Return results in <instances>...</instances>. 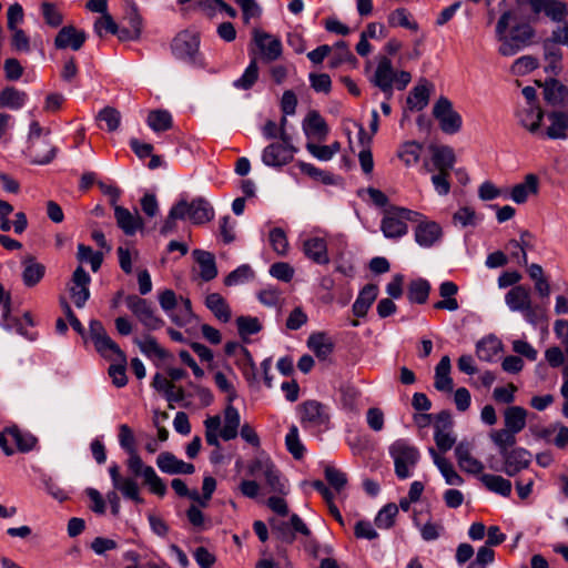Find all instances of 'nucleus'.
Segmentation results:
<instances>
[{"label": "nucleus", "mask_w": 568, "mask_h": 568, "mask_svg": "<svg viewBox=\"0 0 568 568\" xmlns=\"http://www.w3.org/2000/svg\"><path fill=\"white\" fill-rule=\"evenodd\" d=\"M213 217V209L203 199L193 200L191 203L180 201L169 212V215L161 229L163 234L171 233L178 220H189L195 224H202Z\"/></svg>", "instance_id": "nucleus-1"}, {"label": "nucleus", "mask_w": 568, "mask_h": 568, "mask_svg": "<svg viewBox=\"0 0 568 568\" xmlns=\"http://www.w3.org/2000/svg\"><path fill=\"white\" fill-rule=\"evenodd\" d=\"M241 417L239 410L231 404L224 409V424L221 427L219 415L209 416L204 420L205 440L209 445L220 447L219 437L224 440L234 439L239 434Z\"/></svg>", "instance_id": "nucleus-2"}, {"label": "nucleus", "mask_w": 568, "mask_h": 568, "mask_svg": "<svg viewBox=\"0 0 568 568\" xmlns=\"http://www.w3.org/2000/svg\"><path fill=\"white\" fill-rule=\"evenodd\" d=\"M388 454L394 463V471L398 479L404 480L413 476L414 469L420 460L419 449L409 440L399 438L388 447Z\"/></svg>", "instance_id": "nucleus-3"}, {"label": "nucleus", "mask_w": 568, "mask_h": 568, "mask_svg": "<svg viewBox=\"0 0 568 568\" xmlns=\"http://www.w3.org/2000/svg\"><path fill=\"white\" fill-rule=\"evenodd\" d=\"M28 155L36 164L50 163L57 153V148L52 144L50 132L43 131L39 122L33 121L29 131Z\"/></svg>", "instance_id": "nucleus-4"}, {"label": "nucleus", "mask_w": 568, "mask_h": 568, "mask_svg": "<svg viewBox=\"0 0 568 568\" xmlns=\"http://www.w3.org/2000/svg\"><path fill=\"white\" fill-rule=\"evenodd\" d=\"M422 214L405 207H394L387 211L382 219L381 230L387 239H398L404 236L407 231L406 221H417Z\"/></svg>", "instance_id": "nucleus-5"}, {"label": "nucleus", "mask_w": 568, "mask_h": 568, "mask_svg": "<svg viewBox=\"0 0 568 568\" xmlns=\"http://www.w3.org/2000/svg\"><path fill=\"white\" fill-rule=\"evenodd\" d=\"M126 466L134 476H140L143 479V484L149 487V490L159 496L163 497L166 494V485L155 473L154 468L149 465H144L142 458L138 454V450L128 453Z\"/></svg>", "instance_id": "nucleus-6"}, {"label": "nucleus", "mask_w": 568, "mask_h": 568, "mask_svg": "<svg viewBox=\"0 0 568 568\" xmlns=\"http://www.w3.org/2000/svg\"><path fill=\"white\" fill-rule=\"evenodd\" d=\"M506 305L513 312H520L524 318L536 324L539 318V310L532 305L531 293L527 286L516 285L505 296Z\"/></svg>", "instance_id": "nucleus-7"}, {"label": "nucleus", "mask_w": 568, "mask_h": 568, "mask_svg": "<svg viewBox=\"0 0 568 568\" xmlns=\"http://www.w3.org/2000/svg\"><path fill=\"white\" fill-rule=\"evenodd\" d=\"M172 53L176 59L192 63L202 64L200 54V37L196 32L185 30L180 32L172 41Z\"/></svg>", "instance_id": "nucleus-8"}, {"label": "nucleus", "mask_w": 568, "mask_h": 568, "mask_svg": "<svg viewBox=\"0 0 568 568\" xmlns=\"http://www.w3.org/2000/svg\"><path fill=\"white\" fill-rule=\"evenodd\" d=\"M125 304L148 331H156L164 326V321L156 314L152 303L148 300L129 295L125 298Z\"/></svg>", "instance_id": "nucleus-9"}, {"label": "nucleus", "mask_w": 568, "mask_h": 568, "mask_svg": "<svg viewBox=\"0 0 568 568\" xmlns=\"http://www.w3.org/2000/svg\"><path fill=\"white\" fill-rule=\"evenodd\" d=\"M297 150L291 144L286 131L281 132V142L268 144L262 152V162L271 168H281L290 163Z\"/></svg>", "instance_id": "nucleus-10"}, {"label": "nucleus", "mask_w": 568, "mask_h": 568, "mask_svg": "<svg viewBox=\"0 0 568 568\" xmlns=\"http://www.w3.org/2000/svg\"><path fill=\"white\" fill-rule=\"evenodd\" d=\"M142 19L134 6H130L122 20L116 23L109 17V33L115 34L121 41H131L140 37Z\"/></svg>", "instance_id": "nucleus-11"}, {"label": "nucleus", "mask_w": 568, "mask_h": 568, "mask_svg": "<svg viewBox=\"0 0 568 568\" xmlns=\"http://www.w3.org/2000/svg\"><path fill=\"white\" fill-rule=\"evenodd\" d=\"M301 424L305 429L321 432L327 428L329 416L317 400H307L298 406Z\"/></svg>", "instance_id": "nucleus-12"}, {"label": "nucleus", "mask_w": 568, "mask_h": 568, "mask_svg": "<svg viewBox=\"0 0 568 568\" xmlns=\"http://www.w3.org/2000/svg\"><path fill=\"white\" fill-rule=\"evenodd\" d=\"M433 115L438 121L440 130L447 134H455L462 129V116L446 97H440L435 102Z\"/></svg>", "instance_id": "nucleus-13"}, {"label": "nucleus", "mask_w": 568, "mask_h": 568, "mask_svg": "<svg viewBox=\"0 0 568 568\" xmlns=\"http://www.w3.org/2000/svg\"><path fill=\"white\" fill-rule=\"evenodd\" d=\"M302 251L308 260L318 265L329 263L327 235L324 232L306 234L302 240Z\"/></svg>", "instance_id": "nucleus-14"}, {"label": "nucleus", "mask_w": 568, "mask_h": 568, "mask_svg": "<svg viewBox=\"0 0 568 568\" xmlns=\"http://www.w3.org/2000/svg\"><path fill=\"white\" fill-rule=\"evenodd\" d=\"M36 444V438L30 434H23L17 427L6 428L0 432V447L7 456L12 455L16 449L28 452Z\"/></svg>", "instance_id": "nucleus-15"}, {"label": "nucleus", "mask_w": 568, "mask_h": 568, "mask_svg": "<svg viewBox=\"0 0 568 568\" xmlns=\"http://www.w3.org/2000/svg\"><path fill=\"white\" fill-rule=\"evenodd\" d=\"M416 222L418 224L414 230V237L419 246L429 248L442 241L443 229L439 223L426 219L423 214Z\"/></svg>", "instance_id": "nucleus-16"}, {"label": "nucleus", "mask_w": 568, "mask_h": 568, "mask_svg": "<svg viewBox=\"0 0 568 568\" xmlns=\"http://www.w3.org/2000/svg\"><path fill=\"white\" fill-rule=\"evenodd\" d=\"M430 152V160L423 164L425 172H450L453 170L456 158L452 148L447 145L434 146Z\"/></svg>", "instance_id": "nucleus-17"}, {"label": "nucleus", "mask_w": 568, "mask_h": 568, "mask_svg": "<svg viewBox=\"0 0 568 568\" xmlns=\"http://www.w3.org/2000/svg\"><path fill=\"white\" fill-rule=\"evenodd\" d=\"M500 456L503 458L501 470L510 477L528 468L532 458L531 453L523 447H513Z\"/></svg>", "instance_id": "nucleus-18"}, {"label": "nucleus", "mask_w": 568, "mask_h": 568, "mask_svg": "<svg viewBox=\"0 0 568 568\" xmlns=\"http://www.w3.org/2000/svg\"><path fill=\"white\" fill-rule=\"evenodd\" d=\"M109 359L112 364L109 366V377L112 378V384L116 387H123L128 383L126 376V356L121 351L119 345L109 338Z\"/></svg>", "instance_id": "nucleus-19"}, {"label": "nucleus", "mask_w": 568, "mask_h": 568, "mask_svg": "<svg viewBox=\"0 0 568 568\" xmlns=\"http://www.w3.org/2000/svg\"><path fill=\"white\" fill-rule=\"evenodd\" d=\"M250 473L252 475L256 473H262L266 480V484L268 485L272 491L280 494L286 493V484L283 480L280 471L276 469V467L270 459H256L250 466Z\"/></svg>", "instance_id": "nucleus-20"}, {"label": "nucleus", "mask_w": 568, "mask_h": 568, "mask_svg": "<svg viewBox=\"0 0 568 568\" xmlns=\"http://www.w3.org/2000/svg\"><path fill=\"white\" fill-rule=\"evenodd\" d=\"M394 80L395 70L393 69L390 59L387 57L378 58L377 67L371 78V82L379 88L387 95V99H389L393 93Z\"/></svg>", "instance_id": "nucleus-21"}, {"label": "nucleus", "mask_w": 568, "mask_h": 568, "mask_svg": "<svg viewBox=\"0 0 568 568\" xmlns=\"http://www.w3.org/2000/svg\"><path fill=\"white\" fill-rule=\"evenodd\" d=\"M253 39L264 61L272 62L281 57L282 42L277 37L262 30H254Z\"/></svg>", "instance_id": "nucleus-22"}, {"label": "nucleus", "mask_w": 568, "mask_h": 568, "mask_svg": "<svg viewBox=\"0 0 568 568\" xmlns=\"http://www.w3.org/2000/svg\"><path fill=\"white\" fill-rule=\"evenodd\" d=\"M89 284V274L82 266H78L73 272L69 291L73 303L79 308L83 307L90 297Z\"/></svg>", "instance_id": "nucleus-23"}, {"label": "nucleus", "mask_w": 568, "mask_h": 568, "mask_svg": "<svg viewBox=\"0 0 568 568\" xmlns=\"http://www.w3.org/2000/svg\"><path fill=\"white\" fill-rule=\"evenodd\" d=\"M455 456L463 471L480 476L484 474V464L473 456V446L470 443L460 442L455 448Z\"/></svg>", "instance_id": "nucleus-24"}, {"label": "nucleus", "mask_w": 568, "mask_h": 568, "mask_svg": "<svg viewBox=\"0 0 568 568\" xmlns=\"http://www.w3.org/2000/svg\"><path fill=\"white\" fill-rule=\"evenodd\" d=\"M114 219L119 229L128 236H133L143 229V221L139 213H132L123 206L114 207Z\"/></svg>", "instance_id": "nucleus-25"}, {"label": "nucleus", "mask_w": 568, "mask_h": 568, "mask_svg": "<svg viewBox=\"0 0 568 568\" xmlns=\"http://www.w3.org/2000/svg\"><path fill=\"white\" fill-rule=\"evenodd\" d=\"M156 465L161 471L165 474H193L195 468L191 463H185L179 459L175 455L170 452L161 453L156 458Z\"/></svg>", "instance_id": "nucleus-26"}, {"label": "nucleus", "mask_w": 568, "mask_h": 568, "mask_svg": "<svg viewBox=\"0 0 568 568\" xmlns=\"http://www.w3.org/2000/svg\"><path fill=\"white\" fill-rule=\"evenodd\" d=\"M82 339L87 346L92 344L102 357H106V332L102 322L91 320L89 331L85 332Z\"/></svg>", "instance_id": "nucleus-27"}, {"label": "nucleus", "mask_w": 568, "mask_h": 568, "mask_svg": "<svg viewBox=\"0 0 568 568\" xmlns=\"http://www.w3.org/2000/svg\"><path fill=\"white\" fill-rule=\"evenodd\" d=\"M87 39L84 31H78L72 26L63 27L54 39V45L58 49L71 48L72 50H79Z\"/></svg>", "instance_id": "nucleus-28"}, {"label": "nucleus", "mask_w": 568, "mask_h": 568, "mask_svg": "<svg viewBox=\"0 0 568 568\" xmlns=\"http://www.w3.org/2000/svg\"><path fill=\"white\" fill-rule=\"evenodd\" d=\"M303 131L308 139L322 141L328 134V126L318 112L311 111L303 121Z\"/></svg>", "instance_id": "nucleus-29"}, {"label": "nucleus", "mask_w": 568, "mask_h": 568, "mask_svg": "<svg viewBox=\"0 0 568 568\" xmlns=\"http://www.w3.org/2000/svg\"><path fill=\"white\" fill-rule=\"evenodd\" d=\"M532 30L528 26L524 27H516L513 30L511 38H507V36L504 39H498L501 44L499 47V52L503 55H514L518 52L519 45L515 43L516 41L526 42L532 37Z\"/></svg>", "instance_id": "nucleus-30"}, {"label": "nucleus", "mask_w": 568, "mask_h": 568, "mask_svg": "<svg viewBox=\"0 0 568 568\" xmlns=\"http://www.w3.org/2000/svg\"><path fill=\"white\" fill-rule=\"evenodd\" d=\"M433 84L427 80H420L407 97V108L412 111H420L428 104Z\"/></svg>", "instance_id": "nucleus-31"}, {"label": "nucleus", "mask_w": 568, "mask_h": 568, "mask_svg": "<svg viewBox=\"0 0 568 568\" xmlns=\"http://www.w3.org/2000/svg\"><path fill=\"white\" fill-rule=\"evenodd\" d=\"M197 266L199 275L205 281H212L217 275L215 257L212 253L203 250H194L192 253Z\"/></svg>", "instance_id": "nucleus-32"}, {"label": "nucleus", "mask_w": 568, "mask_h": 568, "mask_svg": "<svg viewBox=\"0 0 568 568\" xmlns=\"http://www.w3.org/2000/svg\"><path fill=\"white\" fill-rule=\"evenodd\" d=\"M538 186V178L535 174H527L521 183L513 186L510 199L517 204H523L530 195L537 194Z\"/></svg>", "instance_id": "nucleus-33"}, {"label": "nucleus", "mask_w": 568, "mask_h": 568, "mask_svg": "<svg viewBox=\"0 0 568 568\" xmlns=\"http://www.w3.org/2000/svg\"><path fill=\"white\" fill-rule=\"evenodd\" d=\"M307 346L317 358L324 361L332 354L334 342L326 333L317 332L310 335Z\"/></svg>", "instance_id": "nucleus-34"}, {"label": "nucleus", "mask_w": 568, "mask_h": 568, "mask_svg": "<svg viewBox=\"0 0 568 568\" xmlns=\"http://www.w3.org/2000/svg\"><path fill=\"white\" fill-rule=\"evenodd\" d=\"M378 294V287L375 284H367L359 292L357 298L355 300L352 311L355 316L364 317L374 301L376 300Z\"/></svg>", "instance_id": "nucleus-35"}, {"label": "nucleus", "mask_w": 568, "mask_h": 568, "mask_svg": "<svg viewBox=\"0 0 568 568\" xmlns=\"http://www.w3.org/2000/svg\"><path fill=\"white\" fill-rule=\"evenodd\" d=\"M528 412L521 406H509L504 410L505 428L518 434L527 424Z\"/></svg>", "instance_id": "nucleus-36"}, {"label": "nucleus", "mask_w": 568, "mask_h": 568, "mask_svg": "<svg viewBox=\"0 0 568 568\" xmlns=\"http://www.w3.org/2000/svg\"><path fill=\"white\" fill-rule=\"evenodd\" d=\"M23 272L22 281L26 286H36L45 274V266L34 260L32 256H28L23 260Z\"/></svg>", "instance_id": "nucleus-37"}, {"label": "nucleus", "mask_w": 568, "mask_h": 568, "mask_svg": "<svg viewBox=\"0 0 568 568\" xmlns=\"http://www.w3.org/2000/svg\"><path fill=\"white\" fill-rule=\"evenodd\" d=\"M457 292L458 286L454 282H443L439 286V295L443 297V300L436 302L434 307L436 310H447L450 312L457 311L459 308L458 301L455 297Z\"/></svg>", "instance_id": "nucleus-38"}, {"label": "nucleus", "mask_w": 568, "mask_h": 568, "mask_svg": "<svg viewBox=\"0 0 568 568\" xmlns=\"http://www.w3.org/2000/svg\"><path fill=\"white\" fill-rule=\"evenodd\" d=\"M450 359L448 356H443L435 368L434 386L439 392L453 390V378L450 377Z\"/></svg>", "instance_id": "nucleus-39"}, {"label": "nucleus", "mask_w": 568, "mask_h": 568, "mask_svg": "<svg viewBox=\"0 0 568 568\" xmlns=\"http://www.w3.org/2000/svg\"><path fill=\"white\" fill-rule=\"evenodd\" d=\"M542 116L544 112L538 105H527L518 111L520 124L531 133L538 131Z\"/></svg>", "instance_id": "nucleus-40"}, {"label": "nucleus", "mask_w": 568, "mask_h": 568, "mask_svg": "<svg viewBox=\"0 0 568 568\" xmlns=\"http://www.w3.org/2000/svg\"><path fill=\"white\" fill-rule=\"evenodd\" d=\"M479 480L489 491L498 494L503 497H509L511 494V481L499 475L481 474Z\"/></svg>", "instance_id": "nucleus-41"}, {"label": "nucleus", "mask_w": 568, "mask_h": 568, "mask_svg": "<svg viewBox=\"0 0 568 568\" xmlns=\"http://www.w3.org/2000/svg\"><path fill=\"white\" fill-rule=\"evenodd\" d=\"M205 305L219 321L227 323L231 320V308L221 294H209L205 297Z\"/></svg>", "instance_id": "nucleus-42"}, {"label": "nucleus", "mask_w": 568, "mask_h": 568, "mask_svg": "<svg viewBox=\"0 0 568 568\" xmlns=\"http://www.w3.org/2000/svg\"><path fill=\"white\" fill-rule=\"evenodd\" d=\"M423 152V144L416 141H406L397 150L398 159L405 166L409 168L417 164Z\"/></svg>", "instance_id": "nucleus-43"}, {"label": "nucleus", "mask_w": 568, "mask_h": 568, "mask_svg": "<svg viewBox=\"0 0 568 568\" xmlns=\"http://www.w3.org/2000/svg\"><path fill=\"white\" fill-rule=\"evenodd\" d=\"M27 98L28 95L24 91H20L14 87H7L0 91V108L19 110L24 105Z\"/></svg>", "instance_id": "nucleus-44"}, {"label": "nucleus", "mask_w": 568, "mask_h": 568, "mask_svg": "<svg viewBox=\"0 0 568 568\" xmlns=\"http://www.w3.org/2000/svg\"><path fill=\"white\" fill-rule=\"evenodd\" d=\"M550 125L546 134L549 139H566L568 130V115L564 112H552L548 115Z\"/></svg>", "instance_id": "nucleus-45"}, {"label": "nucleus", "mask_w": 568, "mask_h": 568, "mask_svg": "<svg viewBox=\"0 0 568 568\" xmlns=\"http://www.w3.org/2000/svg\"><path fill=\"white\" fill-rule=\"evenodd\" d=\"M419 515L420 513L414 510L412 519L414 525L419 529L422 538L425 541H433L438 539L444 532L443 524L427 520L424 525H422L419 520Z\"/></svg>", "instance_id": "nucleus-46"}, {"label": "nucleus", "mask_w": 568, "mask_h": 568, "mask_svg": "<svg viewBox=\"0 0 568 568\" xmlns=\"http://www.w3.org/2000/svg\"><path fill=\"white\" fill-rule=\"evenodd\" d=\"M152 386L156 390L162 392L169 400H180L183 397V389L176 387L171 379L161 374H156L153 377Z\"/></svg>", "instance_id": "nucleus-47"}, {"label": "nucleus", "mask_w": 568, "mask_h": 568, "mask_svg": "<svg viewBox=\"0 0 568 568\" xmlns=\"http://www.w3.org/2000/svg\"><path fill=\"white\" fill-rule=\"evenodd\" d=\"M516 435V433L504 427L500 429H493L489 433V438L498 448L499 454H503L515 446Z\"/></svg>", "instance_id": "nucleus-48"}, {"label": "nucleus", "mask_w": 568, "mask_h": 568, "mask_svg": "<svg viewBox=\"0 0 568 568\" xmlns=\"http://www.w3.org/2000/svg\"><path fill=\"white\" fill-rule=\"evenodd\" d=\"M169 317L174 324L179 326H185L190 324L194 317L191 301L187 297L181 298L178 306L171 311Z\"/></svg>", "instance_id": "nucleus-49"}, {"label": "nucleus", "mask_w": 568, "mask_h": 568, "mask_svg": "<svg viewBox=\"0 0 568 568\" xmlns=\"http://www.w3.org/2000/svg\"><path fill=\"white\" fill-rule=\"evenodd\" d=\"M509 246L510 247H515V248H519V251L521 253L520 258H519V253L518 252H513L511 253V257L515 258L516 262L519 265L527 266L528 265V257H527L526 250L534 247L531 233L528 232V231H523L521 234H520L519 241H517V240L509 241Z\"/></svg>", "instance_id": "nucleus-50"}, {"label": "nucleus", "mask_w": 568, "mask_h": 568, "mask_svg": "<svg viewBox=\"0 0 568 568\" xmlns=\"http://www.w3.org/2000/svg\"><path fill=\"white\" fill-rule=\"evenodd\" d=\"M134 342L139 346L140 351L148 357L164 359L168 355L165 349L161 347L156 339L151 335H144L141 338H135Z\"/></svg>", "instance_id": "nucleus-51"}, {"label": "nucleus", "mask_w": 568, "mask_h": 568, "mask_svg": "<svg viewBox=\"0 0 568 568\" xmlns=\"http://www.w3.org/2000/svg\"><path fill=\"white\" fill-rule=\"evenodd\" d=\"M87 10L101 13L94 22V32L98 37L103 38L106 32V0H89L85 4Z\"/></svg>", "instance_id": "nucleus-52"}, {"label": "nucleus", "mask_w": 568, "mask_h": 568, "mask_svg": "<svg viewBox=\"0 0 568 568\" xmlns=\"http://www.w3.org/2000/svg\"><path fill=\"white\" fill-rule=\"evenodd\" d=\"M500 351V342L495 337H486L476 345V355L480 361L491 362Z\"/></svg>", "instance_id": "nucleus-53"}, {"label": "nucleus", "mask_w": 568, "mask_h": 568, "mask_svg": "<svg viewBox=\"0 0 568 568\" xmlns=\"http://www.w3.org/2000/svg\"><path fill=\"white\" fill-rule=\"evenodd\" d=\"M114 488L119 490L126 499H130L136 504L144 503V499L140 495L139 485L133 478L124 477L123 479L115 480Z\"/></svg>", "instance_id": "nucleus-54"}, {"label": "nucleus", "mask_w": 568, "mask_h": 568, "mask_svg": "<svg viewBox=\"0 0 568 568\" xmlns=\"http://www.w3.org/2000/svg\"><path fill=\"white\" fill-rule=\"evenodd\" d=\"M305 148L317 160L329 161L341 151V143L335 141L329 145H318L313 142H307Z\"/></svg>", "instance_id": "nucleus-55"}, {"label": "nucleus", "mask_w": 568, "mask_h": 568, "mask_svg": "<svg viewBox=\"0 0 568 568\" xmlns=\"http://www.w3.org/2000/svg\"><path fill=\"white\" fill-rule=\"evenodd\" d=\"M397 515L398 506L394 503H388L377 513L374 523L379 529H389L394 526Z\"/></svg>", "instance_id": "nucleus-56"}, {"label": "nucleus", "mask_w": 568, "mask_h": 568, "mask_svg": "<svg viewBox=\"0 0 568 568\" xmlns=\"http://www.w3.org/2000/svg\"><path fill=\"white\" fill-rule=\"evenodd\" d=\"M103 253L98 251L93 252L90 246L84 244L78 245L77 258L80 263H89L93 272H97L103 262Z\"/></svg>", "instance_id": "nucleus-57"}, {"label": "nucleus", "mask_w": 568, "mask_h": 568, "mask_svg": "<svg viewBox=\"0 0 568 568\" xmlns=\"http://www.w3.org/2000/svg\"><path fill=\"white\" fill-rule=\"evenodd\" d=\"M146 122L154 132H162L172 126V116L168 111L155 110L149 113Z\"/></svg>", "instance_id": "nucleus-58"}, {"label": "nucleus", "mask_w": 568, "mask_h": 568, "mask_svg": "<svg viewBox=\"0 0 568 568\" xmlns=\"http://www.w3.org/2000/svg\"><path fill=\"white\" fill-rule=\"evenodd\" d=\"M430 285L426 280L413 281L408 286L407 296L410 302L424 304L429 295Z\"/></svg>", "instance_id": "nucleus-59"}, {"label": "nucleus", "mask_w": 568, "mask_h": 568, "mask_svg": "<svg viewBox=\"0 0 568 568\" xmlns=\"http://www.w3.org/2000/svg\"><path fill=\"white\" fill-rule=\"evenodd\" d=\"M285 445L295 459L303 458L305 447L301 442L298 428L295 425H291L288 433L285 436Z\"/></svg>", "instance_id": "nucleus-60"}, {"label": "nucleus", "mask_w": 568, "mask_h": 568, "mask_svg": "<svg viewBox=\"0 0 568 568\" xmlns=\"http://www.w3.org/2000/svg\"><path fill=\"white\" fill-rule=\"evenodd\" d=\"M388 23L392 27H403L413 31L418 29V24L412 20L410 13L404 8L394 10L388 16Z\"/></svg>", "instance_id": "nucleus-61"}, {"label": "nucleus", "mask_w": 568, "mask_h": 568, "mask_svg": "<svg viewBox=\"0 0 568 568\" xmlns=\"http://www.w3.org/2000/svg\"><path fill=\"white\" fill-rule=\"evenodd\" d=\"M300 171L306 175H308L314 181L321 182L323 184H332L333 176L329 172L321 170L311 163H306L300 161L296 163Z\"/></svg>", "instance_id": "nucleus-62"}, {"label": "nucleus", "mask_w": 568, "mask_h": 568, "mask_svg": "<svg viewBox=\"0 0 568 568\" xmlns=\"http://www.w3.org/2000/svg\"><path fill=\"white\" fill-rule=\"evenodd\" d=\"M268 241L273 251L281 256H285L288 252V241L284 230L274 227L270 231Z\"/></svg>", "instance_id": "nucleus-63"}, {"label": "nucleus", "mask_w": 568, "mask_h": 568, "mask_svg": "<svg viewBox=\"0 0 568 568\" xmlns=\"http://www.w3.org/2000/svg\"><path fill=\"white\" fill-rule=\"evenodd\" d=\"M258 78V67L255 59H252L241 78L234 81V87L241 90H248Z\"/></svg>", "instance_id": "nucleus-64"}]
</instances>
